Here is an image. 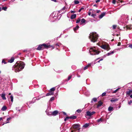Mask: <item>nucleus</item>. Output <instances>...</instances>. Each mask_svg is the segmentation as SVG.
Wrapping results in <instances>:
<instances>
[{
  "mask_svg": "<svg viewBox=\"0 0 132 132\" xmlns=\"http://www.w3.org/2000/svg\"><path fill=\"white\" fill-rule=\"evenodd\" d=\"M25 64L22 62H20L16 63L12 67V70L15 72H19L23 69Z\"/></svg>",
  "mask_w": 132,
  "mask_h": 132,
  "instance_id": "obj_1",
  "label": "nucleus"
},
{
  "mask_svg": "<svg viewBox=\"0 0 132 132\" xmlns=\"http://www.w3.org/2000/svg\"><path fill=\"white\" fill-rule=\"evenodd\" d=\"M102 48L108 51L110 49V48L109 44L106 43L103 41L100 42L97 44Z\"/></svg>",
  "mask_w": 132,
  "mask_h": 132,
  "instance_id": "obj_2",
  "label": "nucleus"
},
{
  "mask_svg": "<svg viewBox=\"0 0 132 132\" xmlns=\"http://www.w3.org/2000/svg\"><path fill=\"white\" fill-rule=\"evenodd\" d=\"M98 37V35L96 32H94L90 34L89 38L92 42L94 43L97 41Z\"/></svg>",
  "mask_w": 132,
  "mask_h": 132,
  "instance_id": "obj_3",
  "label": "nucleus"
},
{
  "mask_svg": "<svg viewBox=\"0 0 132 132\" xmlns=\"http://www.w3.org/2000/svg\"><path fill=\"white\" fill-rule=\"evenodd\" d=\"M51 47H52V49L54 48V47L52 46H51L50 45H47L45 44H43L39 45L38 47L37 48V50H43L45 48H47Z\"/></svg>",
  "mask_w": 132,
  "mask_h": 132,
  "instance_id": "obj_4",
  "label": "nucleus"
},
{
  "mask_svg": "<svg viewBox=\"0 0 132 132\" xmlns=\"http://www.w3.org/2000/svg\"><path fill=\"white\" fill-rule=\"evenodd\" d=\"M128 16L127 15H123L122 18L120 21L119 22V23L121 25H123L127 22L128 20Z\"/></svg>",
  "mask_w": 132,
  "mask_h": 132,
  "instance_id": "obj_5",
  "label": "nucleus"
},
{
  "mask_svg": "<svg viewBox=\"0 0 132 132\" xmlns=\"http://www.w3.org/2000/svg\"><path fill=\"white\" fill-rule=\"evenodd\" d=\"M89 51L90 54L92 55L98 54L100 52L99 51L96 50L95 47L90 48Z\"/></svg>",
  "mask_w": 132,
  "mask_h": 132,
  "instance_id": "obj_6",
  "label": "nucleus"
},
{
  "mask_svg": "<svg viewBox=\"0 0 132 132\" xmlns=\"http://www.w3.org/2000/svg\"><path fill=\"white\" fill-rule=\"evenodd\" d=\"M50 19H52L51 20V21L53 22H54L57 18V15L55 16V13L54 12L50 15Z\"/></svg>",
  "mask_w": 132,
  "mask_h": 132,
  "instance_id": "obj_7",
  "label": "nucleus"
},
{
  "mask_svg": "<svg viewBox=\"0 0 132 132\" xmlns=\"http://www.w3.org/2000/svg\"><path fill=\"white\" fill-rule=\"evenodd\" d=\"M95 112L94 111L90 112L89 111H88L86 112L85 116L86 117L87 116H91L95 114Z\"/></svg>",
  "mask_w": 132,
  "mask_h": 132,
  "instance_id": "obj_8",
  "label": "nucleus"
},
{
  "mask_svg": "<svg viewBox=\"0 0 132 132\" xmlns=\"http://www.w3.org/2000/svg\"><path fill=\"white\" fill-rule=\"evenodd\" d=\"M80 127V125L78 124H74L72 125V127L74 129V130H75V132H76V130H77L79 131L80 128H79ZM78 131V132H79Z\"/></svg>",
  "mask_w": 132,
  "mask_h": 132,
  "instance_id": "obj_9",
  "label": "nucleus"
},
{
  "mask_svg": "<svg viewBox=\"0 0 132 132\" xmlns=\"http://www.w3.org/2000/svg\"><path fill=\"white\" fill-rule=\"evenodd\" d=\"M59 112L57 110H55L52 112V116H55L57 115Z\"/></svg>",
  "mask_w": 132,
  "mask_h": 132,
  "instance_id": "obj_10",
  "label": "nucleus"
},
{
  "mask_svg": "<svg viewBox=\"0 0 132 132\" xmlns=\"http://www.w3.org/2000/svg\"><path fill=\"white\" fill-rule=\"evenodd\" d=\"M86 21L85 20V19H81V22L80 24H83L84 25L85 24L84 23H85V22Z\"/></svg>",
  "mask_w": 132,
  "mask_h": 132,
  "instance_id": "obj_11",
  "label": "nucleus"
},
{
  "mask_svg": "<svg viewBox=\"0 0 132 132\" xmlns=\"http://www.w3.org/2000/svg\"><path fill=\"white\" fill-rule=\"evenodd\" d=\"M105 14V12H103L99 16V18L100 19H102Z\"/></svg>",
  "mask_w": 132,
  "mask_h": 132,
  "instance_id": "obj_12",
  "label": "nucleus"
},
{
  "mask_svg": "<svg viewBox=\"0 0 132 132\" xmlns=\"http://www.w3.org/2000/svg\"><path fill=\"white\" fill-rule=\"evenodd\" d=\"M53 94H54V92H52L49 91V93H47L46 94V96H49L50 95H53Z\"/></svg>",
  "mask_w": 132,
  "mask_h": 132,
  "instance_id": "obj_13",
  "label": "nucleus"
},
{
  "mask_svg": "<svg viewBox=\"0 0 132 132\" xmlns=\"http://www.w3.org/2000/svg\"><path fill=\"white\" fill-rule=\"evenodd\" d=\"M115 51H114L115 52ZM114 51H111L110 52H109L108 53L106 54V55L107 56H109V55H110L112 54H113L114 53Z\"/></svg>",
  "mask_w": 132,
  "mask_h": 132,
  "instance_id": "obj_14",
  "label": "nucleus"
},
{
  "mask_svg": "<svg viewBox=\"0 0 132 132\" xmlns=\"http://www.w3.org/2000/svg\"><path fill=\"white\" fill-rule=\"evenodd\" d=\"M1 97L2 98V99L3 100H5L6 98L5 97V94L4 93H2L1 95Z\"/></svg>",
  "mask_w": 132,
  "mask_h": 132,
  "instance_id": "obj_15",
  "label": "nucleus"
},
{
  "mask_svg": "<svg viewBox=\"0 0 132 132\" xmlns=\"http://www.w3.org/2000/svg\"><path fill=\"white\" fill-rule=\"evenodd\" d=\"M14 57H12L11 58L10 60L8 61V62L10 63H12L14 61Z\"/></svg>",
  "mask_w": 132,
  "mask_h": 132,
  "instance_id": "obj_16",
  "label": "nucleus"
},
{
  "mask_svg": "<svg viewBox=\"0 0 132 132\" xmlns=\"http://www.w3.org/2000/svg\"><path fill=\"white\" fill-rule=\"evenodd\" d=\"M76 17V14H74L71 16L70 18L71 19H72L75 18Z\"/></svg>",
  "mask_w": 132,
  "mask_h": 132,
  "instance_id": "obj_17",
  "label": "nucleus"
},
{
  "mask_svg": "<svg viewBox=\"0 0 132 132\" xmlns=\"http://www.w3.org/2000/svg\"><path fill=\"white\" fill-rule=\"evenodd\" d=\"M76 116H72L69 117V119H76Z\"/></svg>",
  "mask_w": 132,
  "mask_h": 132,
  "instance_id": "obj_18",
  "label": "nucleus"
},
{
  "mask_svg": "<svg viewBox=\"0 0 132 132\" xmlns=\"http://www.w3.org/2000/svg\"><path fill=\"white\" fill-rule=\"evenodd\" d=\"M91 65V64H89L87 65L85 67L84 69V70H86Z\"/></svg>",
  "mask_w": 132,
  "mask_h": 132,
  "instance_id": "obj_19",
  "label": "nucleus"
},
{
  "mask_svg": "<svg viewBox=\"0 0 132 132\" xmlns=\"http://www.w3.org/2000/svg\"><path fill=\"white\" fill-rule=\"evenodd\" d=\"M7 109V107L5 106H4L2 108L1 110L2 111H5Z\"/></svg>",
  "mask_w": 132,
  "mask_h": 132,
  "instance_id": "obj_20",
  "label": "nucleus"
},
{
  "mask_svg": "<svg viewBox=\"0 0 132 132\" xmlns=\"http://www.w3.org/2000/svg\"><path fill=\"white\" fill-rule=\"evenodd\" d=\"M118 99L117 98H112L111 100V101L112 102H113L117 101H118Z\"/></svg>",
  "mask_w": 132,
  "mask_h": 132,
  "instance_id": "obj_21",
  "label": "nucleus"
},
{
  "mask_svg": "<svg viewBox=\"0 0 132 132\" xmlns=\"http://www.w3.org/2000/svg\"><path fill=\"white\" fill-rule=\"evenodd\" d=\"M46 112L48 115L50 116H52V112H50L47 113V111H46Z\"/></svg>",
  "mask_w": 132,
  "mask_h": 132,
  "instance_id": "obj_22",
  "label": "nucleus"
},
{
  "mask_svg": "<svg viewBox=\"0 0 132 132\" xmlns=\"http://www.w3.org/2000/svg\"><path fill=\"white\" fill-rule=\"evenodd\" d=\"M66 9V7H64L62 9H61V10L60 11V12H62V13H65V11H63V12H62V11L63 10H64L65 9Z\"/></svg>",
  "mask_w": 132,
  "mask_h": 132,
  "instance_id": "obj_23",
  "label": "nucleus"
},
{
  "mask_svg": "<svg viewBox=\"0 0 132 132\" xmlns=\"http://www.w3.org/2000/svg\"><path fill=\"white\" fill-rule=\"evenodd\" d=\"M36 97H34L31 103H34L36 102Z\"/></svg>",
  "mask_w": 132,
  "mask_h": 132,
  "instance_id": "obj_24",
  "label": "nucleus"
},
{
  "mask_svg": "<svg viewBox=\"0 0 132 132\" xmlns=\"http://www.w3.org/2000/svg\"><path fill=\"white\" fill-rule=\"evenodd\" d=\"M113 108L112 107H111V106H110L108 109V110L109 111H111L113 110Z\"/></svg>",
  "mask_w": 132,
  "mask_h": 132,
  "instance_id": "obj_25",
  "label": "nucleus"
},
{
  "mask_svg": "<svg viewBox=\"0 0 132 132\" xmlns=\"http://www.w3.org/2000/svg\"><path fill=\"white\" fill-rule=\"evenodd\" d=\"M102 104V103L101 101H99L98 102V104L97 105L98 107H99L101 106Z\"/></svg>",
  "mask_w": 132,
  "mask_h": 132,
  "instance_id": "obj_26",
  "label": "nucleus"
},
{
  "mask_svg": "<svg viewBox=\"0 0 132 132\" xmlns=\"http://www.w3.org/2000/svg\"><path fill=\"white\" fill-rule=\"evenodd\" d=\"M89 123H86L83 125V127L86 128L89 126Z\"/></svg>",
  "mask_w": 132,
  "mask_h": 132,
  "instance_id": "obj_27",
  "label": "nucleus"
},
{
  "mask_svg": "<svg viewBox=\"0 0 132 132\" xmlns=\"http://www.w3.org/2000/svg\"><path fill=\"white\" fill-rule=\"evenodd\" d=\"M97 98H93L91 102V103H93V101L94 102H96L97 101Z\"/></svg>",
  "mask_w": 132,
  "mask_h": 132,
  "instance_id": "obj_28",
  "label": "nucleus"
},
{
  "mask_svg": "<svg viewBox=\"0 0 132 132\" xmlns=\"http://www.w3.org/2000/svg\"><path fill=\"white\" fill-rule=\"evenodd\" d=\"M55 90V88L54 87H53L51 88L49 91L52 92H54V91Z\"/></svg>",
  "mask_w": 132,
  "mask_h": 132,
  "instance_id": "obj_29",
  "label": "nucleus"
},
{
  "mask_svg": "<svg viewBox=\"0 0 132 132\" xmlns=\"http://www.w3.org/2000/svg\"><path fill=\"white\" fill-rule=\"evenodd\" d=\"M79 26H77L75 28H74V30L75 31L77 30L79 28Z\"/></svg>",
  "mask_w": 132,
  "mask_h": 132,
  "instance_id": "obj_30",
  "label": "nucleus"
},
{
  "mask_svg": "<svg viewBox=\"0 0 132 132\" xmlns=\"http://www.w3.org/2000/svg\"><path fill=\"white\" fill-rule=\"evenodd\" d=\"M81 21V19L80 18H78V19L76 21V23H78L80 22V21Z\"/></svg>",
  "mask_w": 132,
  "mask_h": 132,
  "instance_id": "obj_31",
  "label": "nucleus"
},
{
  "mask_svg": "<svg viewBox=\"0 0 132 132\" xmlns=\"http://www.w3.org/2000/svg\"><path fill=\"white\" fill-rule=\"evenodd\" d=\"M7 9V7L6 6H5V7H3L2 8V10H3L4 11H6Z\"/></svg>",
  "mask_w": 132,
  "mask_h": 132,
  "instance_id": "obj_32",
  "label": "nucleus"
},
{
  "mask_svg": "<svg viewBox=\"0 0 132 132\" xmlns=\"http://www.w3.org/2000/svg\"><path fill=\"white\" fill-rule=\"evenodd\" d=\"M54 99V97H52L50 99L49 102H50V101H53Z\"/></svg>",
  "mask_w": 132,
  "mask_h": 132,
  "instance_id": "obj_33",
  "label": "nucleus"
},
{
  "mask_svg": "<svg viewBox=\"0 0 132 132\" xmlns=\"http://www.w3.org/2000/svg\"><path fill=\"white\" fill-rule=\"evenodd\" d=\"M10 98L11 99V101L12 102L13 101V96L12 95H11L10 96Z\"/></svg>",
  "mask_w": 132,
  "mask_h": 132,
  "instance_id": "obj_34",
  "label": "nucleus"
},
{
  "mask_svg": "<svg viewBox=\"0 0 132 132\" xmlns=\"http://www.w3.org/2000/svg\"><path fill=\"white\" fill-rule=\"evenodd\" d=\"M131 93V91L129 90L128 91H127L126 92V94L127 95H129Z\"/></svg>",
  "mask_w": 132,
  "mask_h": 132,
  "instance_id": "obj_35",
  "label": "nucleus"
},
{
  "mask_svg": "<svg viewBox=\"0 0 132 132\" xmlns=\"http://www.w3.org/2000/svg\"><path fill=\"white\" fill-rule=\"evenodd\" d=\"M120 89V88H118L116 90H115L114 91H113V92H112V93H116L119 90V89Z\"/></svg>",
  "mask_w": 132,
  "mask_h": 132,
  "instance_id": "obj_36",
  "label": "nucleus"
},
{
  "mask_svg": "<svg viewBox=\"0 0 132 132\" xmlns=\"http://www.w3.org/2000/svg\"><path fill=\"white\" fill-rule=\"evenodd\" d=\"M75 3L76 4H78L79 3V2L78 1H74Z\"/></svg>",
  "mask_w": 132,
  "mask_h": 132,
  "instance_id": "obj_37",
  "label": "nucleus"
},
{
  "mask_svg": "<svg viewBox=\"0 0 132 132\" xmlns=\"http://www.w3.org/2000/svg\"><path fill=\"white\" fill-rule=\"evenodd\" d=\"M84 8L83 7H82L81 9H80L78 11V12H80L82 10H84Z\"/></svg>",
  "mask_w": 132,
  "mask_h": 132,
  "instance_id": "obj_38",
  "label": "nucleus"
},
{
  "mask_svg": "<svg viewBox=\"0 0 132 132\" xmlns=\"http://www.w3.org/2000/svg\"><path fill=\"white\" fill-rule=\"evenodd\" d=\"M2 63H4V64H6L7 63V62H5L4 59H3L2 61Z\"/></svg>",
  "mask_w": 132,
  "mask_h": 132,
  "instance_id": "obj_39",
  "label": "nucleus"
},
{
  "mask_svg": "<svg viewBox=\"0 0 132 132\" xmlns=\"http://www.w3.org/2000/svg\"><path fill=\"white\" fill-rule=\"evenodd\" d=\"M76 112L78 113H80L81 112V111L80 109H78L76 111Z\"/></svg>",
  "mask_w": 132,
  "mask_h": 132,
  "instance_id": "obj_40",
  "label": "nucleus"
},
{
  "mask_svg": "<svg viewBox=\"0 0 132 132\" xmlns=\"http://www.w3.org/2000/svg\"><path fill=\"white\" fill-rule=\"evenodd\" d=\"M106 94V93L105 92H104L102 94V96H105Z\"/></svg>",
  "mask_w": 132,
  "mask_h": 132,
  "instance_id": "obj_41",
  "label": "nucleus"
},
{
  "mask_svg": "<svg viewBox=\"0 0 132 132\" xmlns=\"http://www.w3.org/2000/svg\"><path fill=\"white\" fill-rule=\"evenodd\" d=\"M97 121L98 122H100V121H102V120L101 119V118L100 119H98Z\"/></svg>",
  "mask_w": 132,
  "mask_h": 132,
  "instance_id": "obj_42",
  "label": "nucleus"
},
{
  "mask_svg": "<svg viewBox=\"0 0 132 132\" xmlns=\"http://www.w3.org/2000/svg\"><path fill=\"white\" fill-rule=\"evenodd\" d=\"M132 103V101L131 100H130L129 102H128V104L129 105H130Z\"/></svg>",
  "mask_w": 132,
  "mask_h": 132,
  "instance_id": "obj_43",
  "label": "nucleus"
},
{
  "mask_svg": "<svg viewBox=\"0 0 132 132\" xmlns=\"http://www.w3.org/2000/svg\"><path fill=\"white\" fill-rule=\"evenodd\" d=\"M45 95H43V96H39L38 97H39V98H40V99H41V98H43V97H45Z\"/></svg>",
  "mask_w": 132,
  "mask_h": 132,
  "instance_id": "obj_44",
  "label": "nucleus"
},
{
  "mask_svg": "<svg viewBox=\"0 0 132 132\" xmlns=\"http://www.w3.org/2000/svg\"><path fill=\"white\" fill-rule=\"evenodd\" d=\"M117 27V26L116 25H113V29H115L116 27Z\"/></svg>",
  "mask_w": 132,
  "mask_h": 132,
  "instance_id": "obj_45",
  "label": "nucleus"
},
{
  "mask_svg": "<svg viewBox=\"0 0 132 132\" xmlns=\"http://www.w3.org/2000/svg\"><path fill=\"white\" fill-rule=\"evenodd\" d=\"M69 119V117H67L65 119H64V120L65 121L67 120L68 119Z\"/></svg>",
  "mask_w": 132,
  "mask_h": 132,
  "instance_id": "obj_46",
  "label": "nucleus"
},
{
  "mask_svg": "<svg viewBox=\"0 0 132 132\" xmlns=\"http://www.w3.org/2000/svg\"><path fill=\"white\" fill-rule=\"evenodd\" d=\"M71 77H72V76H69L68 77V80H70L71 79Z\"/></svg>",
  "mask_w": 132,
  "mask_h": 132,
  "instance_id": "obj_47",
  "label": "nucleus"
},
{
  "mask_svg": "<svg viewBox=\"0 0 132 132\" xmlns=\"http://www.w3.org/2000/svg\"><path fill=\"white\" fill-rule=\"evenodd\" d=\"M91 16H93L94 18H95V16H96V15L95 14H92L91 15Z\"/></svg>",
  "mask_w": 132,
  "mask_h": 132,
  "instance_id": "obj_48",
  "label": "nucleus"
},
{
  "mask_svg": "<svg viewBox=\"0 0 132 132\" xmlns=\"http://www.w3.org/2000/svg\"><path fill=\"white\" fill-rule=\"evenodd\" d=\"M116 1H115V0H112V3L113 4H115V3H116Z\"/></svg>",
  "mask_w": 132,
  "mask_h": 132,
  "instance_id": "obj_49",
  "label": "nucleus"
},
{
  "mask_svg": "<svg viewBox=\"0 0 132 132\" xmlns=\"http://www.w3.org/2000/svg\"><path fill=\"white\" fill-rule=\"evenodd\" d=\"M89 11L92 12V13H93L94 11L93 10H92V9L89 10Z\"/></svg>",
  "mask_w": 132,
  "mask_h": 132,
  "instance_id": "obj_50",
  "label": "nucleus"
},
{
  "mask_svg": "<svg viewBox=\"0 0 132 132\" xmlns=\"http://www.w3.org/2000/svg\"><path fill=\"white\" fill-rule=\"evenodd\" d=\"M91 13H92V12L89 11V12L88 13V15H90Z\"/></svg>",
  "mask_w": 132,
  "mask_h": 132,
  "instance_id": "obj_51",
  "label": "nucleus"
},
{
  "mask_svg": "<svg viewBox=\"0 0 132 132\" xmlns=\"http://www.w3.org/2000/svg\"><path fill=\"white\" fill-rule=\"evenodd\" d=\"M11 119V118H8L7 119V121H9L10 120V119Z\"/></svg>",
  "mask_w": 132,
  "mask_h": 132,
  "instance_id": "obj_52",
  "label": "nucleus"
},
{
  "mask_svg": "<svg viewBox=\"0 0 132 132\" xmlns=\"http://www.w3.org/2000/svg\"><path fill=\"white\" fill-rule=\"evenodd\" d=\"M56 47L57 48V47H59V45L58 44H56Z\"/></svg>",
  "mask_w": 132,
  "mask_h": 132,
  "instance_id": "obj_53",
  "label": "nucleus"
},
{
  "mask_svg": "<svg viewBox=\"0 0 132 132\" xmlns=\"http://www.w3.org/2000/svg\"><path fill=\"white\" fill-rule=\"evenodd\" d=\"M100 0H96V3H97L100 2Z\"/></svg>",
  "mask_w": 132,
  "mask_h": 132,
  "instance_id": "obj_54",
  "label": "nucleus"
},
{
  "mask_svg": "<svg viewBox=\"0 0 132 132\" xmlns=\"http://www.w3.org/2000/svg\"><path fill=\"white\" fill-rule=\"evenodd\" d=\"M129 47L132 48V44L129 45Z\"/></svg>",
  "mask_w": 132,
  "mask_h": 132,
  "instance_id": "obj_55",
  "label": "nucleus"
},
{
  "mask_svg": "<svg viewBox=\"0 0 132 132\" xmlns=\"http://www.w3.org/2000/svg\"><path fill=\"white\" fill-rule=\"evenodd\" d=\"M40 99V98H39V97H38V98L36 97V100H38Z\"/></svg>",
  "mask_w": 132,
  "mask_h": 132,
  "instance_id": "obj_56",
  "label": "nucleus"
},
{
  "mask_svg": "<svg viewBox=\"0 0 132 132\" xmlns=\"http://www.w3.org/2000/svg\"><path fill=\"white\" fill-rule=\"evenodd\" d=\"M121 45V43H120V42H119V43H118V44L117 45L118 46H120Z\"/></svg>",
  "mask_w": 132,
  "mask_h": 132,
  "instance_id": "obj_57",
  "label": "nucleus"
},
{
  "mask_svg": "<svg viewBox=\"0 0 132 132\" xmlns=\"http://www.w3.org/2000/svg\"><path fill=\"white\" fill-rule=\"evenodd\" d=\"M16 110H17L18 111H19L20 110L19 109V107L18 108V107H17L16 108Z\"/></svg>",
  "mask_w": 132,
  "mask_h": 132,
  "instance_id": "obj_58",
  "label": "nucleus"
},
{
  "mask_svg": "<svg viewBox=\"0 0 132 132\" xmlns=\"http://www.w3.org/2000/svg\"><path fill=\"white\" fill-rule=\"evenodd\" d=\"M63 114L65 115H67L66 113L64 112H63Z\"/></svg>",
  "mask_w": 132,
  "mask_h": 132,
  "instance_id": "obj_59",
  "label": "nucleus"
},
{
  "mask_svg": "<svg viewBox=\"0 0 132 132\" xmlns=\"http://www.w3.org/2000/svg\"><path fill=\"white\" fill-rule=\"evenodd\" d=\"M100 12V11L99 10H97V13H98L99 12Z\"/></svg>",
  "mask_w": 132,
  "mask_h": 132,
  "instance_id": "obj_60",
  "label": "nucleus"
},
{
  "mask_svg": "<svg viewBox=\"0 0 132 132\" xmlns=\"http://www.w3.org/2000/svg\"><path fill=\"white\" fill-rule=\"evenodd\" d=\"M71 13H72L75 12H74V11H71Z\"/></svg>",
  "mask_w": 132,
  "mask_h": 132,
  "instance_id": "obj_61",
  "label": "nucleus"
},
{
  "mask_svg": "<svg viewBox=\"0 0 132 132\" xmlns=\"http://www.w3.org/2000/svg\"><path fill=\"white\" fill-rule=\"evenodd\" d=\"M52 1H53L54 2H56V0H51Z\"/></svg>",
  "mask_w": 132,
  "mask_h": 132,
  "instance_id": "obj_62",
  "label": "nucleus"
},
{
  "mask_svg": "<svg viewBox=\"0 0 132 132\" xmlns=\"http://www.w3.org/2000/svg\"><path fill=\"white\" fill-rule=\"evenodd\" d=\"M129 3L130 4H132V1L130 2Z\"/></svg>",
  "mask_w": 132,
  "mask_h": 132,
  "instance_id": "obj_63",
  "label": "nucleus"
},
{
  "mask_svg": "<svg viewBox=\"0 0 132 132\" xmlns=\"http://www.w3.org/2000/svg\"><path fill=\"white\" fill-rule=\"evenodd\" d=\"M130 97L131 98H132V94L130 95Z\"/></svg>",
  "mask_w": 132,
  "mask_h": 132,
  "instance_id": "obj_64",
  "label": "nucleus"
}]
</instances>
